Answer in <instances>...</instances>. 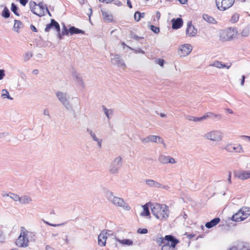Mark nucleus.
I'll list each match as a JSON object with an SVG mask.
<instances>
[{
  "mask_svg": "<svg viewBox=\"0 0 250 250\" xmlns=\"http://www.w3.org/2000/svg\"><path fill=\"white\" fill-rule=\"evenodd\" d=\"M152 214L161 221L166 220L169 216V210L167 206L158 203L150 204Z\"/></svg>",
  "mask_w": 250,
  "mask_h": 250,
  "instance_id": "obj_1",
  "label": "nucleus"
},
{
  "mask_svg": "<svg viewBox=\"0 0 250 250\" xmlns=\"http://www.w3.org/2000/svg\"><path fill=\"white\" fill-rule=\"evenodd\" d=\"M34 234L24 228H21L20 236L16 241L18 247L25 248L28 246L29 242L31 241Z\"/></svg>",
  "mask_w": 250,
  "mask_h": 250,
  "instance_id": "obj_2",
  "label": "nucleus"
},
{
  "mask_svg": "<svg viewBox=\"0 0 250 250\" xmlns=\"http://www.w3.org/2000/svg\"><path fill=\"white\" fill-rule=\"evenodd\" d=\"M203 137L211 142L218 143L222 141L223 133L219 130H212L205 133Z\"/></svg>",
  "mask_w": 250,
  "mask_h": 250,
  "instance_id": "obj_3",
  "label": "nucleus"
},
{
  "mask_svg": "<svg viewBox=\"0 0 250 250\" xmlns=\"http://www.w3.org/2000/svg\"><path fill=\"white\" fill-rule=\"evenodd\" d=\"M250 215V208L243 207L233 214L231 220L234 222H241L246 219Z\"/></svg>",
  "mask_w": 250,
  "mask_h": 250,
  "instance_id": "obj_4",
  "label": "nucleus"
},
{
  "mask_svg": "<svg viewBox=\"0 0 250 250\" xmlns=\"http://www.w3.org/2000/svg\"><path fill=\"white\" fill-rule=\"evenodd\" d=\"M237 33L238 32L236 28H227L220 32L219 40L222 42L230 41L234 38Z\"/></svg>",
  "mask_w": 250,
  "mask_h": 250,
  "instance_id": "obj_5",
  "label": "nucleus"
},
{
  "mask_svg": "<svg viewBox=\"0 0 250 250\" xmlns=\"http://www.w3.org/2000/svg\"><path fill=\"white\" fill-rule=\"evenodd\" d=\"M123 165V158L121 156L115 157L110 164L108 170L113 174H117Z\"/></svg>",
  "mask_w": 250,
  "mask_h": 250,
  "instance_id": "obj_6",
  "label": "nucleus"
},
{
  "mask_svg": "<svg viewBox=\"0 0 250 250\" xmlns=\"http://www.w3.org/2000/svg\"><path fill=\"white\" fill-rule=\"evenodd\" d=\"M108 199L115 206L123 207L126 210H129L130 209L129 206L122 198L114 196L111 193L110 195L108 196Z\"/></svg>",
  "mask_w": 250,
  "mask_h": 250,
  "instance_id": "obj_7",
  "label": "nucleus"
},
{
  "mask_svg": "<svg viewBox=\"0 0 250 250\" xmlns=\"http://www.w3.org/2000/svg\"><path fill=\"white\" fill-rule=\"evenodd\" d=\"M56 95L59 101L66 109H69L71 108V106L69 102V97L67 93L58 91L56 92Z\"/></svg>",
  "mask_w": 250,
  "mask_h": 250,
  "instance_id": "obj_8",
  "label": "nucleus"
},
{
  "mask_svg": "<svg viewBox=\"0 0 250 250\" xmlns=\"http://www.w3.org/2000/svg\"><path fill=\"white\" fill-rule=\"evenodd\" d=\"M113 57L111 58V63L112 64L115 65L123 69L126 68V65L123 60L119 54H110Z\"/></svg>",
  "mask_w": 250,
  "mask_h": 250,
  "instance_id": "obj_9",
  "label": "nucleus"
},
{
  "mask_svg": "<svg viewBox=\"0 0 250 250\" xmlns=\"http://www.w3.org/2000/svg\"><path fill=\"white\" fill-rule=\"evenodd\" d=\"M234 0H216V4L218 9L224 11L230 7Z\"/></svg>",
  "mask_w": 250,
  "mask_h": 250,
  "instance_id": "obj_10",
  "label": "nucleus"
},
{
  "mask_svg": "<svg viewBox=\"0 0 250 250\" xmlns=\"http://www.w3.org/2000/svg\"><path fill=\"white\" fill-rule=\"evenodd\" d=\"M225 149L230 153H242L244 152L243 147L240 144H227L225 147Z\"/></svg>",
  "mask_w": 250,
  "mask_h": 250,
  "instance_id": "obj_11",
  "label": "nucleus"
},
{
  "mask_svg": "<svg viewBox=\"0 0 250 250\" xmlns=\"http://www.w3.org/2000/svg\"><path fill=\"white\" fill-rule=\"evenodd\" d=\"M145 182L146 185L150 188H163L166 190H168L169 188V186L167 185H164L159 182L153 180L146 179V180Z\"/></svg>",
  "mask_w": 250,
  "mask_h": 250,
  "instance_id": "obj_12",
  "label": "nucleus"
},
{
  "mask_svg": "<svg viewBox=\"0 0 250 250\" xmlns=\"http://www.w3.org/2000/svg\"><path fill=\"white\" fill-rule=\"evenodd\" d=\"M192 50V47L190 44H184L180 47L178 53L181 57H186L191 52Z\"/></svg>",
  "mask_w": 250,
  "mask_h": 250,
  "instance_id": "obj_13",
  "label": "nucleus"
},
{
  "mask_svg": "<svg viewBox=\"0 0 250 250\" xmlns=\"http://www.w3.org/2000/svg\"><path fill=\"white\" fill-rule=\"evenodd\" d=\"M234 176L241 180H245L250 178V170H235L233 172Z\"/></svg>",
  "mask_w": 250,
  "mask_h": 250,
  "instance_id": "obj_14",
  "label": "nucleus"
},
{
  "mask_svg": "<svg viewBox=\"0 0 250 250\" xmlns=\"http://www.w3.org/2000/svg\"><path fill=\"white\" fill-rule=\"evenodd\" d=\"M165 240L166 241L165 245H168L173 249H175L176 245L179 243L178 239L171 235H166Z\"/></svg>",
  "mask_w": 250,
  "mask_h": 250,
  "instance_id": "obj_15",
  "label": "nucleus"
},
{
  "mask_svg": "<svg viewBox=\"0 0 250 250\" xmlns=\"http://www.w3.org/2000/svg\"><path fill=\"white\" fill-rule=\"evenodd\" d=\"M159 162L162 164H174L176 163L175 159L169 156L161 155L158 157Z\"/></svg>",
  "mask_w": 250,
  "mask_h": 250,
  "instance_id": "obj_16",
  "label": "nucleus"
},
{
  "mask_svg": "<svg viewBox=\"0 0 250 250\" xmlns=\"http://www.w3.org/2000/svg\"><path fill=\"white\" fill-rule=\"evenodd\" d=\"M87 132L89 134L92 140L97 143V146L98 148H101L103 140L99 138L96 134L90 128H87L86 129Z\"/></svg>",
  "mask_w": 250,
  "mask_h": 250,
  "instance_id": "obj_17",
  "label": "nucleus"
},
{
  "mask_svg": "<svg viewBox=\"0 0 250 250\" xmlns=\"http://www.w3.org/2000/svg\"><path fill=\"white\" fill-rule=\"evenodd\" d=\"M186 35L188 37H193L196 35L197 32V29L192 25L191 22H188L186 29Z\"/></svg>",
  "mask_w": 250,
  "mask_h": 250,
  "instance_id": "obj_18",
  "label": "nucleus"
},
{
  "mask_svg": "<svg viewBox=\"0 0 250 250\" xmlns=\"http://www.w3.org/2000/svg\"><path fill=\"white\" fill-rule=\"evenodd\" d=\"M51 28H54L58 32H60V25L53 19L51 20V22L49 24L46 25L45 28V31L48 32Z\"/></svg>",
  "mask_w": 250,
  "mask_h": 250,
  "instance_id": "obj_19",
  "label": "nucleus"
},
{
  "mask_svg": "<svg viewBox=\"0 0 250 250\" xmlns=\"http://www.w3.org/2000/svg\"><path fill=\"white\" fill-rule=\"evenodd\" d=\"M46 5H44L42 2H40L38 4L37 7L35 9L34 14L39 16L42 17L45 15V8Z\"/></svg>",
  "mask_w": 250,
  "mask_h": 250,
  "instance_id": "obj_20",
  "label": "nucleus"
},
{
  "mask_svg": "<svg viewBox=\"0 0 250 250\" xmlns=\"http://www.w3.org/2000/svg\"><path fill=\"white\" fill-rule=\"evenodd\" d=\"M33 199L29 195L24 194L20 196L19 203L21 205H29L32 203Z\"/></svg>",
  "mask_w": 250,
  "mask_h": 250,
  "instance_id": "obj_21",
  "label": "nucleus"
},
{
  "mask_svg": "<svg viewBox=\"0 0 250 250\" xmlns=\"http://www.w3.org/2000/svg\"><path fill=\"white\" fill-rule=\"evenodd\" d=\"M107 232L104 230L102 231L98 236V244L101 246H104L106 244Z\"/></svg>",
  "mask_w": 250,
  "mask_h": 250,
  "instance_id": "obj_22",
  "label": "nucleus"
},
{
  "mask_svg": "<svg viewBox=\"0 0 250 250\" xmlns=\"http://www.w3.org/2000/svg\"><path fill=\"white\" fill-rule=\"evenodd\" d=\"M172 28L174 29H177L180 28L183 25V20L181 18H177L176 19H173L172 20Z\"/></svg>",
  "mask_w": 250,
  "mask_h": 250,
  "instance_id": "obj_23",
  "label": "nucleus"
},
{
  "mask_svg": "<svg viewBox=\"0 0 250 250\" xmlns=\"http://www.w3.org/2000/svg\"><path fill=\"white\" fill-rule=\"evenodd\" d=\"M210 66H213L219 69H222L223 68H226L227 69H229L230 65H227L225 64L222 63L221 62L215 61L213 62L212 63L209 64Z\"/></svg>",
  "mask_w": 250,
  "mask_h": 250,
  "instance_id": "obj_24",
  "label": "nucleus"
},
{
  "mask_svg": "<svg viewBox=\"0 0 250 250\" xmlns=\"http://www.w3.org/2000/svg\"><path fill=\"white\" fill-rule=\"evenodd\" d=\"M220 221V219L219 218H215L211 220L210 221L206 223L205 224V226L206 228L208 229H210L217 225Z\"/></svg>",
  "mask_w": 250,
  "mask_h": 250,
  "instance_id": "obj_25",
  "label": "nucleus"
},
{
  "mask_svg": "<svg viewBox=\"0 0 250 250\" xmlns=\"http://www.w3.org/2000/svg\"><path fill=\"white\" fill-rule=\"evenodd\" d=\"M73 78L77 81L79 85H80L82 87H84V83L83 82V78L81 75L75 72L73 73Z\"/></svg>",
  "mask_w": 250,
  "mask_h": 250,
  "instance_id": "obj_26",
  "label": "nucleus"
},
{
  "mask_svg": "<svg viewBox=\"0 0 250 250\" xmlns=\"http://www.w3.org/2000/svg\"><path fill=\"white\" fill-rule=\"evenodd\" d=\"M156 137H155V135H149L145 138H142L140 139L142 143L144 144H146L150 142L154 143L156 142L155 140Z\"/></svg>",
  "mask_w": 250,
  "mask_h": 250,
  "instance_id": "obj_27",
  "label": "nucleus"
},
{
  "mask_svg": "<svg viewBox=\"0 0 250 250\" xmlns=\"http://www.w3.org/2000/svg\"><path fill=\"white\" fill-rule=\"evenodd\" d=\"M115 239L116 241L123 245L129 246L132 245L133 244V241L130 239H120L118 238H115Z\"/></svg>",
  "mask_w": 250,
  "mask_h": 250,
  "instance_id": "obj_28",
  "label": "nucleus"
},
{
  "mask_svg": "<svg viewBox=\"0 0 250 250\" xmlns=\"http://www.w3.org/2000/svg\"><path fill=\"white\" fill-rule=\"evenodd\" d=\"M152 204L151 203H148L146 205L143 206V211L141 212V215L144 216H148L150 215V212L149 211V207H150L149 204Z\"/></svg>",
  "mask_w": 250,
  "mask_h": 250,
  "instance_id": "obj_29",
  "label": "nucleus"
},
{
  "mask_svg": "<svg viewBox=\"0 0 250 250\" xmlns=\"http://www.w3.org/2000/svg\"><path fill=\"white\" fill-rule=\"evenodd\" d=\"M69 33L71 35H72L74 34H83L84 33V31L79 29L78 28H76L74 26H71L69 29Z\"/></svg>",
  "mask_w": 250,
  "mask_h": 250,
  "instance_id": "obj_30",
  "label": "nucleus"
},
{
  "mask_svg": "<svg viewBox=\"0 0 250 250\" xmlns=\"http://www.w3.org/2000/svg\"><path fill=\"white\" fill-rule=\"evenodd\" d=\"M203 19L206 21L207 22L212 23L215 24L216 23V21L212 17L208 15V14H203Z\"/></svg>",
  "mask_w": 250,
  "mask_h": 250,
  "instance_id": "obj_31",
  "label": "nucleus"
},
{
  "mask_svg": "<svg viewBox=\"0 0 250 250\" xmlns=\"http://www.w3.org/2000/svg\"><path fill=\"white\" fill-rule=\"evenodd\" d=\"M1 97L2 99L7 98L8 99H9L11 100L13 99V98L10 97L8 90L5 89L2 90Z\"/></svg>",
  "mask_w": 250,
  "mask_h": 250,
  "instance_id": "obj_32",
  "label": "nucleus"
},
{
  "mask_svg": "<svg viewBox=\"0 0 250 250\" xmlns=\"http://www.w3.org/2000/svg\"><path fill=\"white\" fill-rule=\"evenodd\" d=\"M33 56V52L32 51H28L25 52L23 55V59L24 62H26L29 60Z\"/></svg>",
  "mask_w": 250,
  "mask_h": 250,
  "instance_id": "obj_33",
  "label": "nucleus"
},
{
  "mask_svg": "<svg viewBox=\"0 0 250 250\" xmlns=\"http://www.w3.org/2000/svg\"><path fill=\"white\" fill-rule=\"evenodd\" d=\"M229 250H250L247 246L240 244L238 245V247H233Z\"/></svg>",
  "mask_w": 250,
  "mask_h": 250,
  "instance_id": "obj_34",
  "label": "nucleus"
},
{
  "mask_svg": "<svg viewBox=\"0 0 250 250\" xmlns=\"http://www.w3.org/2000/svg\"><path fill=\"white\" fill-rule=\"evenodd\" d=\"M102 107L105 116L108 118V119H110V116H112L113 114L112 110L107 109L104 105H103Z\"/></svg>",
  "mask_w": 250,
  "mask_h": 250,
  "instance_id": "obj_35",
  "label": "nucleus"
},
{
  "mask_svg": "<svg viewBox=\"0 0 250 250\" xmlns=\"http://www.w3.org/2000/svg\"><path fill=\"white\" fill-rule=\"evenodd\" d=\"M145 15V13H140L137 11L134 14V19L136 21H138L140 20L141 18L144 17Z\"/></svg>",
  "mask_w": 250,
  "mask_h": 250,
  "instance_id": "obj_36",
  "label": "nucleus"
},
{
  "mask_svg": "<svg viewBox=\"0 0 250 250\" xmlns=\"http://www.w3.org/2000/svg\"><path fill=\"white\" fill-rule=\"evenodd\" d=\"M9 197L15 202H19L20 196L17 194L10 192Z\"/></svg>",
  "mask_w": 250,
  "mask_h": 250,
  "instance_id": "obj_37",
  "label": "nucleus"
},
{
  "mask_svg": "<svg viewBox=\"0 0 250 250\" xmlns=\"http://www.w3.org/2000/svg\"><path fill=\"white\" fill-rule=\"evenodd\" d=\"M155 137H156V139H155L156 140V142L154 143H158V144H162L164 146V147L166 148L167 146L165 143L164 142L163 139L162 138H161L160 136L155 135Z\"/></svg>",
  "mask_w": 250,
  "mask_h": 250,
  "instance_id": "obj_38",
  "label": "nucleus"
},
{
  "mask_svg": "<svg viewBox=\"0 0 250 250\" xmlns=\"http://www.w3.org/2000/svg\"><path fill=\"white\" fill-rule=\"evenodd\" d=\"M22 25V24L21 21L15 20L14 28L15 29L16 32H18V29L21 28Z\"/></svg>",
  "mask_w": 250,
  "mask_h": 250,
  "instance_id": "obj_39",
  "label": "nucleus"
},
{
  "mask_svg": "<svg viewBox=\"0 0 250 250\" xmlns=\"http://www.w3.org/2000/svg\"><path fill=\"white\" fill-rule=\"evenodd\" d=\"M1 15L3 17H4L5 18H8L9 17L10 11H9V9L6 7H5L4 8V9L2 12Z\"/></svg>",
  "mask_w": 250,
  "mask_h": 250,
  "instance_id": "obj_40",
  "label": "nucleus"
},
{
  "mask_svg": "<svg viewBox=\"0 0 250 250\" xmlns=\"http://www.w3.org/2000/svg\"><path fill=\"white\" fill-rule=\"evenodd\" d=\"M103 16L105 20H106L108 21H112V16L111 15H109L106 12H103Z\"/></svg>",
  "mask_w": 250,
  "mask_h": 250,
  "instance_id": "obj_41",
  "label": "nucleus"
},
{
  "mask_svg": "<svg viewBox=\"0 0 250 250\" xmlns=\"http://www.w3.org/2000/svg\"><path fill=\"white\" fill-rule=\"evenodd\" d=\"M239 18V15L237 13H235L232 16L230 21L232 23H235L238 21Z\"/></svg>",
  "mask_w": 250,
  "mask_h": 250,
  "instance_id": "obj_42",
  "label": "nucleus"
},
{
  "mask_svg": "<svg viewBox=\"0 0 250 250\" xmlns=\"http://www.w3.org/2000/svg\"><path fill=\"white\" fill-rule=\"evenodd\" d=\"M11 9L15 15L19 16V13L18 12V8L14 3L11 4Z\"/></svg>",
  "mask_w": 250,
  "mask_h": 250,
  "instance_id": "obj_43",
  "label": "nucleus"
},
{
  "mask_svg": "<svg viewBox=\"0 0 250 250\" xmlns=\"http://www.w3.org/2000/svg\"><path fill=\"white\" fill-rule=\"evenodd\" d=\"M210 114L211 115V118L213 119H215L218 121H220L222 118V115L220 114H216L215 113L211 112V114Z\"/></svg>",
  "mask_w": 250,
  "mask_h": 250,
  "instance_id": "obj_44",
  "label": "nucleus"
},
{
  "mask_svg": "<svg viewBox=\"0 0 250 250\" xmlns=\"http://www.w3.org/2000/svg\"><path fill=\"white\" fill-rule=\"evenodd\" d=\"M249 29L248 28L245 27L242 30L241 35L243 37H248L249 35Z\"/></svg>",
  "mask_w": 250,
  "mask_h": 250,
  "instance_id": "obj_45",
  "label": "nucleus"
},
{
  "mask_svg": "<svg viewBox=\"0 0 250 250\" xmlns=\"http://www.w3.org/2000/svg\"><path fill=\"white\" fill-rule=\"evenodd\" d=\"M29 6L31 11L34 13L35 11V9L37 7L38 5L34 1H30L29 2Z\"/></svg>",
  "mask_w": 250,
  "mask_h": 250,
  "instance_id": "obj_46",
  "label": "nucleus"
},
{
  "mask_svg": "<svg viewBox=\"0 0 250 250\" xmlns=\"http://www.w3.org/2000/svg\"><path fill=\"white\" fill-rule=\"evenodd\" d=\"M5 236L2 227H0V242H3L4 241Z\"/></svg>",
  "mask_w": 250,
  "mask_h": 250,
  "instance_id": "obj_47",
  "label": "nucleus"
},
{
  "mask_svg": "<svg viewBox=\"0 0 250 250\" xmlns=\"http://www.w3.org/2000/svg\"><path fill=\"white\" fill-rule=\"evenodd\" d=\"M156 242L160 246L163 244H164L165 245L166 241H165V238L164 239L163 237H161L157 238Z\"/></svg>",
  "mask_w": 250,
  "mask_h": 250,
  "instance_id": "obj_48",
  "label": "nucleus"
},
{
  "mask_svg": "<svg viewBox=\"0 0 250 250\" xmlns=\"http://www.w3.org/2000/svg\"><path fill=\"white\" fill-rule=\"evenodd\" d=\"M150 29L155 33H158L160 32V29L159 27L152 25L150 26Z\"/></svg>",
  "mask_w": 250,
  "mask_h": 250,
  "instance_id": "obj_49",
  "label": "nucleus"
},
{
  "mask_svg": "<svg viewBox=\"0 0 250 250\" xmlns=\"http://www.w3.org/2000/svg\"><path fill=\"white\" fill-rule=\"evenodd\" d=\"M69 33V30H68L66 27L64 25L62 28V35H68Z\"/></svg>",
  "mask_w": 250,
  "mask_h": 250,
  "instance_id": "obj_50",
  "label": "nucleus"
},
{
  "mask_svg": "<svg viewBox=\"0 0 250 250\" xmlns=\"http://www.w3.org/2000/svg\"><path fill=\"white\" fill-rule=\"evenodd\" d=\"M162 250H175V249L169 247L168 245H164L162 248Z\"/></svg>",
  "mask_w": 250,
  "mask_h": 250,
  "instance_id": "obj_51",
  "label": "nucleus"
},
{
  "mask_svg": "<svg viewBox=\"0 0 250 250\" xmlns=\"http://www.w3.org/2000/svg\"><path fill=\"white\" fill-rule=\"evenodd\" d=\"M137 232L140 234H146L148 232V230L146 229H139Z\"/></svg>",
  "mask_w": 250,
  "mask_h": 250,
  "instance_id": "obj_52",
  "label": "nucleus"
},
{
  "mask_svg": "<svg viewBox=\"0 0 250 250\" xmlns=\"http://www.w3.org/2000/svg\"><path fill=\"white\" fill-rule=\"evenodd\" d=\"M156 63L160 65L161 66L163 67L164 65V60L161 59H158L155 61Z\"/></svg>",
  "mask_w": 250,
  "mask_h": 250,
  "instance_id": "obj_53",
  "label": "nucleus"
},
{
  "mask_svg": "<svg viewBox=\"0 0 250 250\" xmlns=\"http://www.w3.org/2000/svg\"><path fill=\"white\" fill-rule=\"evenodd\" d=\"M210 114H211V112H207L206 113H205V115L202 116L203 120H205L208 118H211V115H210Z\"/></svg>",
  "mask_w": 250,
  "mask_h": 250,
  "instance_id": "obj_54",
  "label": "nucleus"
},
{
  "mask_svg": "<svg viewBox=\"0 0 250 250\" xmlns=\"http://www.w3.org/2000/svg\"><path fill=\"white\" fill-rule=\"evenodd\" d=\"M187 119L189 121L195 122V117L192 116H187L186 117Z\"/></svg>",
  "mask_w": 250,
  "mask_h": 250,
  "instance_id": "obj_55",
  "label": "nucleus"
},
{
  "mask_svg": "<svg viewBox=\"0 0 250 250\" xmlns=\"http://www.w3.org/2000/svg\"><path fill=\"white\" fill-rule=\"evenodd\" d=\"M4 75V71L3 69H0V80L3 79Z\"/></svg>",
  "mask_w": 250,
  "mask_h": 250,
  "instance_id": "obj_56",
  "label": "nucleus"
},
{
  "mask_svg": "<svg viewBox=\"0 0 250 250\" xmlns=\"http://www.w3.org/2000/svg\"><path fill=\"white\" fill-rule=\"evenodd\" d=\"M203 121H204V120H203L202 116L201 117H195V122H202Z\"/></svg>",
  "mask_w": 250,
  "mask_h": 250,
  "instance_id": "obj_57",
  "label": "nucleus"
},
{
  "mask_svg": "<svg viewBox=\"0 0 250 250\" xmlns=\"http://www.w3.org/2000/svg\"><path fill=\"white\" fill-rule=\"evenodd\" d=\"M231 173L230 171H229V172L228 178V183L229 184H231Z\"/></svg>",
  "mask_w": 250,
  "mask_h": 250,
  "instance_id": "obj_58",
  "label": "nucleus"
},
{
  "mask_svg": "<svg viewBox=\"0 0 250 250\" xmlns=\"http://www.w3.org/2000/svg\"><path fill=\"white\" fill-rule=\"evenodd\" d=\"M30 28L31 29V30L35 32H38V30L37 29V28H36V27L35 26H34L33 25L31 24L30 26Z\"/></svg>",
  "mask_w": 250,
  "mask_h": 250,
  "instance_id": "obj_59",
  "label": "nucleus"
},
{
  "mask_svg": "<svg viewBox=\"0 0 250 250\" xmlns=\"http://www.w3.org/2000/svg\"><path fill=\"white\" fill-rule=\"evenodd\" d=\"M21 4L23 6H25L27 3L28 0H19Z\"/></svg>",
  "mask_w": 250,
  "mask_h": 250,
  "instance_id": "obj_60",
  "label": "nucleus"
},
{
  "mask_svg": "<svg viewBox=\"0 0 250 250\" xmlns=\"http://www.w3.org/2000/svg\"><path fill=\"white\" fill-rule=\"evenodd\" d=\"M135 53H141L144 54L145 53V51H144L143 50L138 48L135 50Z\"/></svg>",
  "mask_w": 250,
  "mask_h": 250,
  "instance_id": "obj_61",
  "label": "nucleus"
},
{
  "mask_svg": "<svg viewBox=\"0 0 250 250\" xmlns=\"http://www.w3.org/2000/svg\"><path fill=\"white\" fill-rule=\"evenodd\" d=\"M43 114L45 116H48L50 118L49 113L47 109L44 110Z\"/></svg>",
  "mask_w": 250,
  "mask_h": 250,
  "instance_id": "obj_62",
  "label": "nucleus"
},
{
  "mask_svg": "<svg viewBox=\"0 0 250 250\" xmlns=\"http://www.w3.org/2000/svg\"><path fill=\"white\" fill-rule=\"evenodd\" d=\"M10 192H5L2 193L1 195H2V197H9V194H10Z\"/></svg>",
  "mask_w": 250,
  "mask_h": 250,
  "instance_id": "obj_63",
  "label": "nucleus"
},
{
  "mask_svg": "<svg viewBox=\"0 0 250 250\" xmlns=\"http://www.w3.org/2000/svg\"><path fill=\"white\" fill-rule=\"evenodd\" d=\"M7 135L8 134L6 132L0 133V138H3Z\"/></svg>",
  "mask_w": 250,
  "mask_h": 250,
  "instance_id": "obj_64",
  "label": "nucleus"
}]
</instances>
